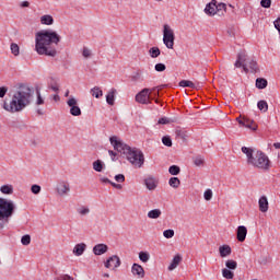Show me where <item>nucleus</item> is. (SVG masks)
<instances>
[{"label":"nucleus","instance_id":"obj_1","mask_svg":"<svg viewBox=\"0 0 280 280\" xmlns=\"http://www.w3.org/2000/svg\"><path fill=\"white\" fill-rule=\"evenodd\" d=\"M60 43V35L56 31L45 30L35 35V49L39 56H49L56 58L58 50L51 45Z\"/></svg>","mask_w":280,"mask_h":280},{"label":"nucleus","instance_id":"obj_2","mask_svg":"<svg viewBox=\"0 0 280 280\" xmlns=\"http://www.w3.org/2000/svg\"><path fill=\"white\" fill-rule=\"evenodd\" d=\"M31 104L32 89L25 84H22L19 86L18 91L14 92L11 102H4L2 108H4L7 113H21Z\"/></svg>","mask_w":280,"mask_h":280},{"label":"nucleus","instance_id":"obj_3","mask_svg":"<svg viewBox=\"0 0 280 280\" xmlns=\"http://www.w3.org/2000/svg\"><path fill=\"white\" fill-rule=\"evenodd\" d=\"M109 141L117 152L127 158V161L133 165V167H143V163H145V158L143 156V152L139 149H132L130 145L124 143L117 136H113L109 138Z\"/></svg>","mask_w":280,"mask_h":280},{"label":"nucleus","instance_id":"obj_4","mask_svg":"<svg viewBox=\"0 0 280 280\" xmlns=\"http://www.w3.org/2000/svg\"><path fill=\"white\" fill-rule=\"evenodd\" d=\"M243 154H246L248 165L268 172L270 170V159L262 151H255L248 147H242Z\"/></svg>","mask_w":280,"mask_h":280},{"label":"nucleus","instance_id":"obj_5","mask_svg":"<svg viewBox=\"0 0 280 280\" xmlns=\"http://www.w3.org/2000/svg\"><path fill=\"white\" fill-rule=\"evenodd\" d=\"M16 206L12 200H8L4 198L0 199V222L2 223V229H5V224L10 222V218L14 215V210Z\"/></svg>","mask_w":280,"mask_h":280},{"label":"nucleus","instance_id":"obj_6","mask_svg":"<svg viewBox=\"0 0 280 280\" xmlns=\"http://www.w3.org/2000/svg\"><path fill=\"white\" fill-rule=\"evenodd\" d=\"M174 40L176 36L174 35V30L170 25L165 24L163 30V43L167 49H174Z\"/></svg>","mask_w":280,"mask_h":280},{"label":"nucleus","instance_id":"obj_7","mask_svg":"<svg viewBox=\"0 0 280 280\" xmlns=\"http://www.w3.org/2000/svg\"><path fill=\"white\" fill-rule=\"evenodd\" d=\"M67 104L70 108V115H72V117H80V115H82V109H80V106H78V100H75V97L71 96L67 101Z\"/></svg>","mask_w":280,"mask_h":280},{"label":"nucleus","instance_id":"obj_8","mask_svg":"<svg viewBox=\"0 0 280 280\" xmlns=\"http://www.w3.org/2000/svg\"><path fill=\"white\" fill-rule=\"evenodd\" d=\"M152 93V90L144 88L142 91H140L136 95V102L138 104H150V94Z\"/></svg>","mask_w":280,"mask_h":280},{"label":"nucleus","instance_id":"obj_9","mask_svg":"<svg viewBox=\"0 0 280 280\" xmlns=\"http://www.w3.org/2000/svg\"><path fill=\"white\" fill-rule=\"evenodd\" d=\"M236 121L240 124V126H243L244 128H249V130H257V124H255V120L249 119L248 117L242 116L236 118Z\"/></svg>","mask_w":280,"mask_h":280},{"label":"nucleus","instance_id":"obj_10","mask_svg":"<svg viewBox=\"0 0 280 280\" xmlns=\"http://www.w3.org/2000/svg\"><path fill=\"white\" fill-rule=\"evenodd\" d=\"M234 67H236V69H240L242 67L244 72L248 73V69L246 68V52L237 54V59L234 63Z\"/></svg>","mask_w":280,"mask_h":280},{"label":"nucleus","instance_id":"obj_11","mask_svg":"<svg viewBox=\"0 0 280 280\" xmlns=\"http://www.w3.org/2000/svg\"><path fill=\"white\" fill-rule=\"evenodd\" d=\"M119 266H121V259L117 255L109 257L105 262V268H113V270L119 268Z\"/></svg>","mask_w":280,"mask_h":280},{"label":"nucleus","instance_id":"obj_12","mask_svg":"<svg viewBox=\"0 0 280 280\" xmlns=\"http://www.w3.org/2000/svg\"><path fill=\"white\" fill-rule=\"evenodd\" d=\"M131 273L133 275V277H137L138 279H143L145 277V270L141 265L137 262L132 265Z\"/></svg>","mask_w":280,"mask_h":280},{"label":"nucleus","instance_id":"obj_13","mask_svg":"<svg viewBox=\"0 0 280 280\" xmlns=\"http://www.w3.org/2000/svg\"><path fill=\"white\" fill-rule=\"evenodd\" d=\"M246 235H248V229L244 225L238 226L236 230V240L238 242H246Z\"/></svg>","mask_w":280,"mask_h":280},{"label":"nucleus","instance_id":"obj_14","mask_svg":"<svg viewBox=\"0 0 280 280\" xmlns=\"http://www.w3.org/2000/svg\"><path fill=\"white\" fill-rule=\"evenodd\" d=\"M94 255H104L105 253H108V245L106 244H97L93 247Z\"/></svg>","mask_w":280,"mask_h":280},{"label":"nucleus","instance_id":"obj_15","mask_svg":"<svg viewBox=\"0 0 280 280\" xmlns=\"http://www.w3.org/2000/svg\"><path fill=\"white\" fill-rule=\"evenodd\" d=\"M69 191H71V188H70L69 184H67L65 182L59 184L57 187V192L59 194V196H67V194H69Z\"/></svg>","mask_w":280,"mask_h":280},{"label":"nucleus","instance_id":"obj_16","mask_svg":"<svg viewBox=\"0 0 280 280\" xmlns=\"http://www.w3.org/2000/svg\"><path fill=\"white\" fill-rule=\"evenodd\" d=\"M215 3H218V1L212 0L210 3L206 5V9H205L206 14H208L209 16H215L217 14Z\"/></svg>","mask_w":280,"mask_h":280},{"label":"nucleus","instance_id":"obj_17","mask_svg":"<svg viewBox=\"0 0 280 280\" xmlns=\"http://www.w3.org/2000/svg\"><path fill=\"white\" fill-rule=\"evenodd\" d=\"M245 65L247 69H250L252 73H257V71H259V66L254 59H246Z\"/></svg>","mask_w":280,"mask_h":280},{"label":"nucleus","instance_id":"obj_18","mask_svg":"<svg viewBox=\"0 0 280 280\" xmlns=\"http://www.w3.org/2000/svg\"><path fill=\"white\" fill-rule=\"evenodd\" d=\"M183 261V256L180 254H177L174 256L171 265L168 266V270H176L178 268V265Z\"/></svg>","mask_w":280,"mask_h":280},{"label":"nucleus","instance_id":"obj_19","mask_svg":"<svg viewBox=\"0 0 280 280\" xmlns=\"http://www.w3.org/2000/svg\"><path fill=\"white\" fill-rule=\"evenodd\" d=\"M258 205L261 213H266L268 211V198L266 196L259 198Z\"/></svg>","mask_w":280,"mask_h":280},{"label":"nucleus","instance_id":"obj_20","mask_svg":"<svg viewBox=\"0 0 280 280\" xmlns=\"http://www.w3.org/2000/svg\"><path fill=\"white\" fill-rule=\"evenodd\" d=\"M84 250H86V244H84V243L77 244L73 248V253L77 257L84 255Z\"/></svg>","mask_w":280,"mask_h":280},{"label":"nucleus","instance_id":"obj_21","mask_svg":"<svg viewBox=\"0 0 280 280\" xmlns=\"http://www.w3.org/2000/svg\"><path fill=\"white\" fill-rule=\"evenodd\" d=\"M117 93L116 89H112L106 95V102L109 106H115V94Z\"/></svg>","mask_w":280,"mask_h":280},{"label":"nucleus","instance_id":"obj_22","mask_svg":"<svg viewBox=\"0 0 280 280\" xmlns=\"http://www.w3.org/2000/svg\"><path fill=\"white\" fill-rule=\"evenodd\" d=\"M219 253H220V257H229V255H231L232 253V249H231V246L229 245H221L219 247Z\"/></svg>","mask_w":280,"mask_h":280},{"label":"nucleus","instance_id":"obj_23","mask_svg":"<svg viewBox=\"0 0 280 280\" xmlns=\"http://www.w3.org/2000/svg\"><path fill=\"white\" fill-rule=\"evenodd\" d=\"M144 185L149 191H154V189H156V180L152 177L144 179Z\"/></svg>","mask_w":280,"mask_h":280},{"label":"nucleus","instance_id":"obj_24","mask_svg":"<svg viewBox=\"0 0 280 280\" xmlns=\"http://www.w3.org/2000/svg\"><path fill=\"white\" fill-rule=\"evenodd\" d=\"M215 12L219 16H224L226 14V3H215Z\"/></svg>","mask_w":280,"mask_h":280},{"label":"nucleus","instance_id":"obj_25","mask_svg":"<svg viewBox=\"0 0 280 280\" xmlns=\"http://www.w3.org/2000/svg\"><path fill=\"white\" fill-rule=\"evenodd\" d=\"M92 97H96V100H100V97H102L104 95V92L102 91V89L100 86H94L91 91H90Z\"/></svg>","mask_w":280,"mask_h":280},{"label":"nucleus","instance_id":"obj_26","mask_svg":"<svg viewBox=\"0 0 280 280\" xmlns=\"http://www.w3.org/2000/svg\"><path fill=\"white\" fill-rule=\"evenodd\" d=\"M42 25H54V16L46 14L40 18Z\"/></svg>","mask_w":280,"mask_h":280},{"label":"nucleus","instance_id":"obj_27","mask_svg":"<svg viewBox=\"0 0 280 280\" xmlns=\"http://www.w3.org/2000/svg\"><path fill=\"white\" fill-rule=\"evenodd\" d=\"M175 135L177 139H182V141H187V137H189L185 129H176Z\"/></svg>","mask_w":280,"mask_h":280},{"label":"nucleus","instance_id":"obj_28","mask_svg":"<svg viewBox=\"0 0 280 280\" xmlns=\"http://www.w3.org/2000/svg\"><path fill=\"white\" fill-rule=\"evenodd\" d=\"M148 218L151 220H158V218H161V209H153L148 212Z\"/></svg>","mask_w":280,"mask_h":280},{"label":"nucleus","instance_id":"obj_29","mask_svg":"<svg viewBox=\"0 0 280 280\" xmlns=\"http://www.w3.org/2000/svg\"><path fill=\"white\" fill-rule=\"evenodd\" d=\"M1 194H5L10 196L11 194H14V187L12 185H3L0 188Z\"/></svg>","mask_w":280,"mask_h":280},{"label":"nucleus","instance_id":"obj_30","mask_svg":"<svg viewBox=\"0 0 280 280\" xmlns=\"http://www.w3.org/2000/svg\"><path fill=\"white\" fill-rule=\"evenodd\" d=\"M168 185L173 187V189H178L180 187V179H178V177H171Z\"/></svg>","mask_w":280,"mask_h":280},{"label":"nucleus","instance_id":"obj_31","mask_svg":"<svg viewBox=\"0 0 280 280\" xmlns=\"http://www.w3.org/2000/svg\"><path fill=\"white\" fill-rule=\"evenodd\" d=\"M179 86H182L183 89H196V83L189 80H182L179 82Z\"/></svg>","mask_w":280,"mask_h":280},{"label":"nucleus","instance_id":"obj_32","mask_svg":"<svg viewBox=\"0 0 280 280\" xmlns=\"http://www.w3.org/2000/svg\"><path fill=\"white\" fill-rule=\"evenodd\" d=\"M192 163L196 167H202V165H205V158L202 155H197L192 159Z\"/></svg>","mask_w":280,"mask_h":280},{"label":"nucleus","instance_id":"obj_33","mask_svg":"<svg viewBox=\"0 0 280 280\" xmlns=\"http://www.w3.org/2000/svg\"><path fill=\"white\" fill-rule=\"evenodd\" d=\"M268 86V80L264 78L256 79V89H266Z\"/></svg>","mask_w":280,"mask_h":280},{"label":"nucleus","instance_id":"obj_34","mask_svg":"<svg viewBox=\"0 0 280 280\" xmlns=\"http://www.w3.org/2000/svg\"><path fill=\"white\" fill-rule=\"evenodd\" d=\"M149 56L151 58H159L161 56V49L159 47H151L149 49Z\"/></svg>","mask_w":280,"mask_h":280},{"label":"nucleus","instance_id":"obj_35","mask_svg":"<svg viewBox=\"0 0 280 280\" xmlns=\"http://www.w3.org/2000/svg\"><path fill=\"white\" fill-rule=\"evenodd\" d=\"M93 170L95 172H102L104 170V162L102 160H96L93 162Z\"/></svg>","mask_w":280,"mask_h":280},{"label":"nucleus","instance_id":"obj_36","mask_svg":"<svg viewBox=\"0 0 280 280\" xmlns=\"http://www.w3.org/2000/svg\"><path fill=\"white\" fill-rule=\"evenodd\" d=\"M225 267L228 270H237V261L229 259L225 261Z\"/></svg>","mask_w":280,"mask_h":280},{"label":"nucleus","instance_id":"obj_37","mask_svg":"<svg viewBox=\"0 0 280 280\" xmlns=\"http://www.w3.org/2000/svg\"><path fill=\"white\" fill-rule=\"evenodd\" d=\"M139 259L142 264H148L150 261V254L148 252H140Z\"/></svg>","mask_w":280,"mask_h":280},{"label":"nucleus","instance_id":"obj_38","mask_svg":"<svg viewBox=\"0 0 280 280\" xmlns=\"http://www.w3.org/2000/svg\"><path fill=\"white\" fill-rule=\"evenodd\" d=\"M232 269H222V276L224 277V279H233L235 277V273L233 271H231Z\"/></svg>","mask_w":280,"mask_h":280},{"label":"nucleus","instance_id":"obj_39","mask_svg":"<svg viewBox=\"0 0 280 280\" xmlns=\"http://www.w3.org/2000/svg\"><path fill=\"white\" fill-rule=\"evenodd\" d=\"M168 173L172 175V176H178V174H180V167L178 165H172L170 166L168 168Z\"/></svg>","mask_w":280,"mask_h":280},{"label":"nucleus","instance_id":"obj_40","mask_svg":"<svg viewBox=\"0 0 280 280\" xmlns=\"http://www.w3.org/2000/svg\"><path fill=\"white\" fill-rule=\"evenodd\" d=\"M158 124L161 125H166V124H176V118H167V117H162L158 120Z\"/></svg>","mask_w":280,"mask_h":280},{"label":"nucleus","instance_id":"obj_41","mask_svg":"<svg viewBox=\"0 0 280 280\" xmlns=\"http://www.w3.org/2000/svg\"><path fill=\"white\" fill-rule=\"evenodd\" d=\"M258 110H262V113H268V102L266 101H259L257 103Z\"/></svg>","mask_w":280,"mask_h":280},{"label":"nucleus","instance_id":"obj_42","mask_svg":"<svg viewBox=\"0 0 280 280\" xmlns=\"http://www.w3.org/2000/svg\"><path fill=\"white\" fill-rule=\"evenodd\" d=\"M11 52L13 54V56H19V54H21V48L19 47V44H11Z\"/></svg>","mask_w":280,"mask_h":280},{"label":"nucleus","instance_id":"obj_43","mask_svg":"<svg viewBox=\"0 0 280 280\" xmlns=\"http://www.w3.org/2000/svg\"><path fill=\"white\" fill-rule=\"evenodd\" d=\"M32 242V236H30L28 234L22 236L21 238V243L23 244V246H30Z\"/></svg>","mask_w":280,"mask_h":280},{"label":"nucleus","instance_id":"obj_44","mask_svg":"<svg viewBox=\"0 0 280 280\" xmlns=\"http://www.w3.org/2000/svg\"><path fill=\"white\" fill-rule=\"evenodd\" d=\"M163 145H166V148H172V138L170 136H164L162 138Z\"/></svg>","mask_w":280,"mask_h":280},{"label":"nucleus","instance_id":"obj_45","mask_svg":"<svg viewBox=\"0 0 280 280\" xmlns=\"http://www.w3.org/2000/svg\"><path fill=\"white\" fill-rule=\"evenodd\" d=\"M154 69H155V71H158V73H162V71H165V69H167V67L165 66V63H156Z\"/></svg>","mask_w":280,"mask_h":280},{"label":"nucleus","instance_id":"obj_46","mask_svg":"<svg viewBox=\"0 0 280 280\" xmlns=\"http://www.w3.org/2000/svg\"><path fill=\"white\" fill-rule=\"evenodd\" d=\"M36 106H43V104H45V98H43V96H40V92L37 91V98L35 102Z\"/></svg>","mask_w":280,"mask_h":280},{"label":"nucleus","instance_id":"obj_47","mask_svg":"<svg viewBox=\"0 0 280 280\" xmlns=\"http://www.w3.org/2000/svg\"><path fill=\"white\" fill-rule=\"evenodd\" d=\"M163 235L166 237V240H172V237H174V230H165Z\"/></svg>","mask_w":280,"mask_h":280},{"label":"nucleus","instance_id":"obj_48","mask_svg":"<svg viewBox=\"0 0 280 280\" xmlns=\"http://www.w3.org/2000/svg\"><path fill=\"white\" fill-rule=\"evenodd\" d=\"M203 197H205V200H211V198H213V191L211 189H207L205 192H203Z\"/></svg>","mask_w":280,"mask_h":280},{"label":"nucleus","instance_id":"obj_49","mask_svg":"<svg viewBox=\"0 0 280 280\" xmlns=\"http://www.w3.org/2000/svg\"><path fill=\"white\" fill-rule=\"evenodd\" d=\"M31 191H32V194H34L35 196H37V194H40V185L34 184V185L31 187Z\"/></svg>","mask_w":280,"mask_h":280},{"label":"nucleus","instance_id":"obj_50","mask_svg":"<svg viewBox=\"0 0 280 280\" xmlns=\"http://www.w3.org/2000/svg\"><path fill=\"white\" fill-rule=\"evenodd\" d=\"M78 213H80V215H86V214L91 213V210L86 207H82L78 210Z\"/></svg>","mask_w":280,"mask_h":280},{"label":"nucleus","instance_id":"obj_51","mask_svg":"<svg viewBox=\"0 0 280 280\" xmlns=\"http://www.w3.org/2000/svg\"><path fill=\"white\" fill-rule=\"evenodd\" d=\"M260 5L261 8H270V5H272V0H261L260 1Z\"/></svg>","mask_w":280,"mask_h":280},{"label":"nucleus","instance_id":"obj_52","mask_svg":"<svg viewBox=\"0 0 280 280\" xmlns=\"http://www.w3.org/2000/svg\"><path fill=\"white\" fill-rule=\"evenodd\" d=\"M125 180H126V176H124V174H118L115 176L116 183H125Z\"/></svg>","mask_w":280,"mask_h":280},{"label":"nucleus","instance_id":"obj_53","mask_svg":"<svg viewBox=\"0 0 280 280\" xmlns=\"http://www.w3.org/2000/svg\"><path fill=\"white\" fill-rule=\"evenodd\" d=\"M49 89H51V91H54L55 93H58V91H60L57 82L50 83Z\"/></svg>","mask_w":280,"mask_h":280},{"label":"nucleus","instance_id":"obj_54","mask_svg":"<svg viewBox=\"0 0 280 280\" xmlns=\"http://www.w3.org/2000/svg\"><path fill=\"white\" fill-rule=\"evenodd\" d=\"M82 56L84 58H91V50L86 47L83 48Z\"/></svg>","mask_w":280,"mask_h":280},{"label":"nucleus","instance_id":"obj_55","mask_svg":"<svg viewBox=\"0 0 280 280\" xmlns=\"http://www.w3.org/2000/svg\"><path fill=\"white\" fill-rule=\"evenodd\" d=\"M5 93H8V88L7 86L0 88V97L1 98L5 97Z\"/></svg>","mask_w":280,"mask_h":280},{"label":"nucleus","instance_id":"obj_56","mask_svg":"<svg viewBox=\"0 0 280 280\" xmlns=\"http://www.w3.org/2000/svg\"><path fill=\"white\" fill-rule=\"evenodd\" d=\"M100 180H101V183L108 184V185H110V183H112L110 179H108V177H101Z\"/></svg>","mask_w":280,"mask_h":280},{"label":"nucleus","instance_id":"obj_57","mask_svg":"<svg viewBox=\"0 0 280 280\" xmlns=\"http://www.w3.org/2000/svg\"><path fill=\"white\" fill-rule=\"evenodd\" d=\"M108 154H109V156H112V161H117V160L115 159V156H117V153H116L115 151L109 150V151H108Z\"/></svg>","mask_w":280,"mask_h":280},{"label":"nucleus","instance_id":"obj_58","mask_svg":"<svg viewBox=\"0 0 280 280\" xmlns=\"http://www.w3.org/2000/svg\"><path fill=\"white\" fill-rule=\"evenodd\" d=\"M112 187H114L115 189H121V185L120 184H115V182L110 183Z\"/></svg>","mask_w":280,"mask_h":280},{"label":"nucleus","instance_id":"obj_59","mask_svg":"<svg viewBox=\"0 0 280 280\" xmlns=\"http://www.w3.org/2000/svg\"><path fill=\"white\" fill-rule=\"evenodd\" d=\"M21 8H30V2L28 1H23L21 3Z\"/></svg>","mask_w":280,"mask_h":280},{"label":"nucleus","instance_id":"obj_60","mask_svg":"<svg viewBox=\"0 0 280 280\" xmlns=\"http://www.w3.org/2000/svg\"><path fill=\"white\" fill-rule=\"evenodd\" d=\"M54 102H60V96L58 94H55L52 96Z\"/></svg>","mask_w":280,"mask_h":280},{"label":"nucleus","instance_id":"obj_61","mask_svg":"<svg viewBox=\"0 0 280 280\" xmlns=\"http://www.w3.org/2000/svg\"><path fill=\"white\" fill-rule=\"evenodd\" d=\"M62 280H73V278H71L69 275H65L62 276Z\"/></svg>","mask_w":280,"mask_h":280},{"label":"nucleus","instance_id":"obj_62","mask_svg":"<svg viewBox=\"0 0 280 280\" xmlns=\"http://www.w3.org/2000/svg\"><path fill=\"white\" fill-rule=\"evenodd\" d=\"M273 148H276V150H280V142L273 143Z\"/></svg>","mask_w":280,"mask_h":280},{"label":"nucleus","instance_id":"obj_63","mask_svg":"<svg viewBox=\"0 0 280 280\" xmlns=\"http://www.w3.org/2000/svg\"><path fill=\"white\" fill-rule=\"evenodd\" d=\"M229 8H231V9H232L233 14H235V7H233V4H229Z\"/></svg>","mask_w":280,"mask_h":280},{"label":"nucleus","instance_id":"obj_64","mask_svg":"<svg viewBox=\"0 0 280 280\" xmlns=\"http://www.w3.org/2000/svg\"><path fill=\"white\" fill-rule=\"evenodd\" d=\"M37 114L43 115V110L37 109Z\"/></svg>","mask_w":280,"mask_h":280}]
</instances>
